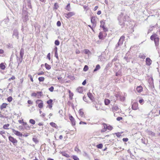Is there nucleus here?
<instances>
[{
    "mask_svg": "<svg viewBox=\"0 0 160 160\" xmlns=\"http://www.w3.org/2000/svg\"><path fill=\"white\" fill-rule=\"evenodd\" d=\"M128 17V16L127 15L124 16L123 13L122 12L118 17L119 24L121 26H123L124 24V22L126 21Z\"/></svg>",
    "mask_w": 160,
    "mask_h": 160,
    "instance_id": "f257e3e1",
    "label": "nucleus"
},
{
    "mask_svg": "<svg viewBox=\"0 0 160 160\" xmlns=\"http://www.w3.org/2000/svg\"><path fill=\"white\" fill-rule=\"evenodd\" d=\"M150 39L152 41H154L155 45L157 47L159 45V38L158 37V35L156 33H153L150 37Z\"/></svg>",
    "mask_w": 160,
    "mask_h": 160,
    "instance_id": "f03ea898",
    "label": "nucleus"
},
{
    "mask_svg": "<svg viewBox=\"0 0 160 160\" xmlns=\"http://www.w3.org/2000/svg\"><path fill=\"white\" fill-rule=\"evenodd\" d=\"M22 15L24 22H26L28 20V12L26 10L24 9V5H23V10Z\"/></svg>",
    "mask_w": 160,
    "mask_h": 160,
    "instance_id": "7ed1b4c3",
    "label": "nucleus"
},
{
    "mask_svg": "<svg viewBox=\"0 0 160 160\" xmlns=\"http://www.w3.org/2000/svg\"><path fill=\"white\" fill-rule=\"evenodd\" d=\"M125 38V37L124 36H122L119 39V41L118 43L116 45L115 49L116 50L118 49V48L119 46L122 45L123 43L124 40Z\"/></svg>",
    "mask_w": 160,
    "mask_h": 160,
    "instance_id": "20e7f679",
    "label": "nucleus"
},
{
    "mask_svg": "<svg viewBox=\"0 0 160 160\" xmlns=\"http://www.w3.org/2000/svg\"><path fill=\"white\" fill-rule=\"evenodd\" d=\"M8 139L10 141L12 142L14 146H16L18 143V141L17 139L11 136L8 137Z\"/></svg>",
    "mask_w": 160,
    "mask_h": 160,
    "instance_id": "39448f33",
    "label": "nucleus"
},
{
    "mask_svg": "<svg viewBox=\"0 0 160 160\" xmlns=\"http://www.w3.org/2000/svg\"><path fill=\"white\" fill-rule=\"evenodd\" d=\"M36 103L38 104V107L40 108H42L43 107V102L40 99H38L36 101Z\"/></svg>",
    "mask_w": 160,
    "mask_h": 160,
    "instance_id": "423d86ee",
    "label": "nucleus"
},
{
    "mask_svg": "<svg viewBox=\"0 0 160 160\" xmlns=\"http://www.w3.org/2000/svg\"><path fill=\"white\" fill-rule=\"evenodd\" d=\"M75 13L73 12H69L67 13H65V17L67 18H69L71 17L74 16L75 15Z\"/></svg>",
    "mask_w": 160,
    "mask_h": 160,
    "instance_id": "0eeeda50",
    "label": "nucleus"
},
{
    "mask_svg": "<svg viewBox=\"0 0 160 160\" xmlns=\"http://www.w3.org/2000/svg\"><path fill=\"white\" fill-rule=\"evenodd\" d=\"M105 59L106 58L104 53H102V54L99 57L98 61H99L101 62L104 61Z\"/></svg>",
    "mask_w": 160,
    "mask_h": 160,
    "instance_id": "6e6552de",
    "label": "nucleus"
},
{
    "mask_svg": "<svg viewBox=\"0 0 160 160\" xmlns=\"http://www.w3.org/2000/svg\"><path fill=\"white\" fill-rule=\"evenodd\" d=\"M42 93V92H37V93H36L35 92L32 93L31 94L32 96H34L36 97L37 95V94H38V95L37 96V98H40L41 97V94Z\"/></svg>",
    "mask_w": 160,
    "mask_h": 160,
    "instance_id": "1a4fd4ad",
    "label": "nucleus"
},
{
    "mask_svg": "<svg viewBox=\"0 0 160 160\" xmlns=\"http://www.w3.org/2000/svg\"><path fill=\"white\" fill-rule=\"evenodd\" d=\"M12 36H15L17 39L19 38V33L17 29H14L13 31V34Z\"/></svg>",
    "mask_w": 160,
    "mask_h": 160,
    "instance_id": "9d476101",
    "label": "nucleus"
},
{
    "mask_svg": "<svg viewBox=\"0 0 160 160\" xmlns=\"http://www.w3.org/2000/svg\"><path fill=\"white\" fill-rule=\"evenodd\" d=\"M91 22L92 24V27L95 28L96 25V22L95 20V18L94 17H92L91 18Z\"/></svg>",
    "mask_w": 160,
    "mask_h": 160,
    "instance_id": "9b49d317",
    "label": "nucleus"
},
{
    "mask_svg": "<svg viewBox=\"0 0 160 160\" xmlns=\"http://www.w3.org/2000/svg\"><path fill=\"white\" fill-rule=\"evenodd\" d=\"M132 108L134 110H137L138 109V103L137 102H134L132 105Z\"/></svg>",
    "mask_w": 160,
    "mask_h": 160,
    "instance_id": "f8f14e48",
    "label": "nucleus"
},
{
    "mask_svg": "<svg viewBox=\"0 0 160 160\" xmlns=\"http://www.w3.org/2000/svg\"><path fill=\"white\" fill-rule=\"evenodd\" d=\"M12 132L14 133V134H15L16 135L19 136V137H21L22 136V134L20 132L16 131L14 129H12Z\"/></svg>",
    "mask_w": 160,
    "mask_h": 160,
    "instance_id": "ddd939ff",
    "label": "nucleus"
},
{
    "mask_svg": "<svg viewBox=\"0 0 160 160\" xmlns=\"http://www.w3.org/2000/svg\"><path fill=\"white\" fill-rule=\"evenodd\" d=\"M69 119L71 122L72 125L74 126L76 124V122L75 119L71 115H69Z\"/></svg>",
    "mask_w": 160,
    "mask_h": 160,
    "instance_id": "4468645a",
    "label": "nucleus"
},
{
    "mask_svg": "<svg viewBox=\"0 0 160 160\" xmlns=\"http://www.w3.org/2000/svg\"><path fill=\"white\" fill-rule=\"evenodd\" d=\"M102 125H103V127L104 128H106V130L108 129V130H112L113 128L112 126H110V125H107V124H106L105 123H103Z\"/></svg>",
    "mask_w": 160,
    "mask_h": 160,
    "instance_id": "2eb2a0df",
    "label": "nucleus"
},
{
    "mask_svg": "<svg viewBox=\"0 0 160 160\" xmlns=\"http://www.w3.org/2000/svg\"><path fill=\"white\" fill-rule=\"evenodd\" d=\"M152 61L149 58H147L146 59V62L147 65L148 66H150L152 63Z\"/></svg>",
    "mask_w": 160,
    "mask_h": 160,
    "instance_id": "dca6fc26",
    "label": "nucleus"
},
{
    "mask_svg": "<svg viewBox=\"0 0 160 160\" xmlns=\"http://www.w3.org/2000/svg\"><path fill=\"white\" fill-rule=\"evenodd\" d=\"M136 90L138 92H141L142 91V88L141 86H138L137 87Z\"/></svg>",
    "mask_w": 160,
    "mask_h": 160,
    "instance_id": "f3484780",
    "label": "nucleus"
},
{
    "mask_svg": "<svg viewBox=\"0 0 160 160\" xmlns=\"http://www.w3.org/2000/svg\"><path fill=\"white\" fill-rule=\"evenodd\" d=\"M24 49L23 48H22L21 49L20 52V55L21 58H23V57L24 54Z\"/></svg>",
    "mask_w": 160,
    "mask_h": 160,
    "instance_id": "a211bd4d",
    "label": "nucleus"
},
{
    "mask_svg": "<svg viewBox=\"0 0 160 160\" xmlns=\"http://www.w3.org/2000/svg\"><path fill=\"white\" fill-rule=\"evenodd\" d=\"M126 96V95H125V94H124V95L123 96L120 95L119 99L122 102L124 101L125 99V97Z\"/></svg>",
    "mask_w": 160,
    "mask_h": 160,
    "instance_id": "6ab92c4d",
    "label": "nucleus"
},
{
    "mask_svg": "<svg viewBox=\"0 0 160 160\" xmlns=\"http://www.w3.org/2000/svg\"><path fill=\"white\" fill-rule=\"evenodd\" d=\"M77 92L80 93H82L83 92V89L82 87H79L77 89Z\"/></svg>",
    "mask_w": 160,
    "mask_h": 160,
    "instance_id": "aec40b11",
    "label": "nucleus"
},
{
    "mask_svg": "<svg viewBox=\"0 0 160 160\" xmlns=\"http://www.w3.org/2000/svg\"><path fill=\"white\" fill-rule=\"evenodd\" d=\"M17 57V62L18 63V66L19 65V64L21 63L22 61V58H19L18 57V56Z\"/></svg>",
    "mask_w": 160,
    "mask_h": 160,
    "instance_id": "412c9836",
    "label": "nucleus"
},
{
    "mask_svg": "<svg viewBox=\"0 0 160 160\" xmlns=\"http://www.w3.org/2000/svg\"><path fill=\"white\" fill-rule=\"evenodd\" d=\"M87 95L88 96V98L91 100H92L93 98V96H92V93L91 92H88V94H87Z\"/></svg>",
    "mask_w": 160,
    "mask_h": 160,
    "instance_id": "4be33fe9",
    "label": "nucleus"
},
{
    "mask_svg": "<svg viewBox=\"0 0 160 160\" xmlns=\"http://www.w3.org/2000/svg\"><path fill=\"white\" fill-rule=\"evenodd\" d=\"M7 104L6 103H3L0 106V109H2L6 108Z\"/></svg>",
    "mask_w": 160,
    "mask_h": 160,
    "instance_id": "5701e85b",
    "label": "nucleus"
},
{
    "mask_svg": "<svg viewBox=\"0 0 160 160\" xmlns=\"http://www.w3.org/2000/svg\"><path fill=\"white\" fill-rule=\"evenodd\" d=\"M100 68V66L99 64H97L95 68L93 70L94 72H95L99 70Z\"/></svg>",
    "mask_w": 160,
    "mask_h": 160,
    "instance_id": "b1692460",
    "label": "nucleus"
},
{
    "mask_svg": "<svg viewBox=\"0 0 160 160\" xmlns=\"http://www.w3.org/2000/svg\"><path fill=\"white\" fill-rule=\"evenodd\" d=\"M27 6L28 7L30 8H32V7L31 3L30 0H27Z\"/></svg>",
    "mask_w": 160,
    "mask_h": 160,
    "instance_id": "393cba45",
    "label": "nucleus"
},
{
    "mask_svg": "<svg viewBox=\"0 0 160 160\" xmlns=\"http://www.w3.org/2000/svg\"><path fill=\"white\" fill-rule=\"evenodd\" d=\"M138 57L139 58L143 59H145L146 57V56L144 54L141 53L139 54Z\"/></svg>",
    "mask_w": 160,
    "mask_h": 160,
    "instance_id": "a878e982",
    "label": "nucleus"
},
{
    "mask_svg": "<svg viewBox=\"0 0 160 160\" xmlns=\"http://www.w3.org/2000/svg\"><path fill=\"white\" fill-rule=\"evenodd\" d=\"M100 23H101V25L100 26V27L101 28H104V27H105L104 25L105 23V21H101Z\"/></svg>",
    "mask_w": 160,
    "mask_h": 160,
    "instance_id": "bb28decb",
    "label": "nucleus"
},
{
    "mask_svg": "<svg viewBox=\"0 0 160 160\" xmlns=\"http://www.w3.org/2000/svg\"><path fill=\"white\" fill-rule=\"evenodd\" d=\"M79 114L80 116L82 117H83L84 116V112L82 111V109H80L79 110Z\"/></svg>",
    "mask_w": 160,
    "mask_h": 160,
    "instance_id": "cd10ccee",
    "label": "nucleus"
},
{
    "mask_svg": "<svg viewBox=\"0 0 160 160\" xmlns=\"http://www.w3.org/2000/svg\"><path fill=\"white\" fill-rule=\"evenodd\" d=\"M65 9L68 10V11H70V4L68 3V4L66 6Z\"/></svg>",
    "mask_w": 160,
    "mask_h": 160,
    "instance_id": "c85d7f7f",
    "label": "nucleus"
},
{
    "mask_svg": "<svg viewBox=\"0 0 160 160\" xmlns=\"http://www.w3.org/2000/svg\"><path fill=\"white\" fill-rule=\"evenodd\" d=\"M110 102V100L108 99H105L104 100V103L106 105H108L109 104Z\"/></svg>",
    "mask_w": 160,
    "mask_h": 160,
    "instance_id": "c756f323",
    "label": "nucleus"
},
{
    "mask_svg": "<svg viewBox=\"0 0 160 160\" xmlns=\"http://www.w3.org/2000/svg\"><path fill=\"white\" fill-rule=\"evenodd\" d=\"M45 66L46 69L47 70H49L51 68V66L47 63H45Z\"/></svg>",
    "mask_w": 160,
    "mask_h": 160,
    "instance_id": "7c9ffc66",
    "label": "nucleus"
},
{
    "mask_svg": "<svg viewBox=\"0 0 160 160\" xmlns=\"http://www.w3.org/2000/svg\"><path fill=\"white\" fill-rule=\"evenodd\" d=\"M112 109L113 111H117L119 109V108L118 106L114 105Z\"/></svg>",
    "mask_w": 160,
    "mask_h": 160,
    "instance_id": "2f4dec72",
    "label": "nucleus"
},
{
    "mask_svg": "<svg viewBox=\"0 0 160 160\" xmlns=\"http://www.w3.org/2000/svg\"><path fill=\"white\" fill-rule=\"evenodd\" d=\"M0 68L2 70H4L6 67L3 63H1L0 64Z\"/></svg>",
    "mask_w": 160,
    "mask_h": 160,
    "instance_id": "473e14b6",
    "label": "nucleus"
},
{
    "mask_svg": "<svg viewBox=\"0 0 160 160\" xmlns=\"http://www.w3.org/2000/svg\"><path fill=\"white\" fill-rule=\"evenodd\" d=\"M10 125L9 124H5L3 126V129H8L9 128H8V127Z\"/></svg>",
    "mask_w": 160,
    "mask_h": 160,
    "instance_id": "72a5a7b5",
    "label": "nucleus"
},
{
    "mask_svg": "<svg viewBox=\"0 0 160 160\" xmlns=\"http://www.w3.org/2000/svg\"><path fill=\"white\" fill-rule=\"evenodd\" d=\"M62 154L63 156H65V157H66L67 158L69 157V155L68 154H67L65 152H62Z\"/></svg>",
    "mask_w": 160,
    "mask_h": 160,
    "instance_id": "f704fd0d",
    "label": "nucleus"
},
{
    "mask_svg": "<svg viewBox=\"0 0 160 160\" xmlns=\"http://www.w3.org/2000/svg\"><path fill=\"white\" fill-rule=\"evenodd\" d=\"M50 124L51 126L54 128H56L57 126V125L54 122H50Z\"/></svg>",
    "mask_w": 160,
    "mask_h": 160,
    "instance_id": "c9c22d12",
    "label": "nucleus"
},
{
    "mask_svg": "<svg viewBox=\"0 0 160 160\" xmlns=\"http://www.w3.org/2000/svg\"><path fill=\"white\" fill-rule=\"evenodd\" d=\"M85 53L86 54H91V52L88 49H85L84 50Z\"/></svg>",
    "mask_w": 160,
    "mask_h": 160,
    "instance_id": "e433bc0d",
    "label": "nucleus"
},
{
    "mask_svg": "<svg viewBox=\"0 0 160 160\" xmlns=\"http://www.w3.org/2000/svg\"><path fill=\"white\" fill-rule=\"evenodd\" d=\"M29 122L31 124H32L33 125H34L35 123V121L33 119H30L29 121Z\"/></svg>",
    "mask_w": 160,
    "mask_h": 160,
    "instance_id": "4c0bfd02",
    "label": "nucleus"
},
{
    "mask_svg": "<svg viewBox=\"0 0 160 160\" xmlns=\"http://www.w3.org/2000/svg\"><path fill=\"white\" fill-rule=\"evenodd\" d=\"M99 38L100 39H103V34L102 32H100L99 33V35H98Z\"/></svg>",
    "mask_w": 160,
    "mask_h": 160,
    "instance_id": "58836bf2",
    "label": "nucleus"
},
{
    "mask_svg": "<svg viewBox=\"0 0 160 160\" xmlns=\"http://www.w3.org/2000/svg\"><path fill=\"white\" fill-rule=\"evenodd\" d=\"M52 100L51 99H49V100H48L47 102V104L48 105L52 104Z\"/></svg>",
    "mask_w": 160,
    "mask_h": 160,
    "instance_id": "ea45409f",
    "label": "nucleus"
},
{
    "mask_svg": "<svg viewBox=\"0 0 160 160\" xmlns=\"http://www.w3.org/2000/svg\"><path fill=\"white\" fill-rule=\"evenodd\" d=\"M39 82H43L44 80V78L43 77H40L38 78Z\"/></svg>",
    "mask_w": 160,
    "mask_h": 160,
    "instance_id": "a19ab883",
    "label": "nucleus"
},
{
    "mask_svg": "<svg viewBox=\"0 0 160 160\" xmlns=\"http://www.w3.org/2000/svg\"><path fill=\"white\" fill-rule=\"evenodd\" d=\"M149 82L151 84H153V79L152 78H151L149 79Z\"/></svg>",
    "mask_w": 160,
    "mask_h": 160,
    "instance_id": "79ce46f5",
    "label": "nucleus"
},
{
    "mask_svg": "<svg viewBox=\"0 0 160 160\" xmlns=\"http://www.w3.org/2000/svg\"><path fill=\"white\" fill-rule=\"evenodd\" d=\"M102 147H103L102 144H101V143L99 144L97 146V148H100V149H101V148H102Z\"/></svg>",
    "mask_w": 160,
    "mask_h": 160,
    "instance_id": "37998d69",
    "label": "nucleus"
},
{
    "mask_svg": "<svg viewBox=\"0 0 160 160\" xmlns=\"http://www.w3.org/2000/svg\"><path fill=\"white\" fill-rule=\"evenodd\" d=\"M7 99L8 102H10L12 101V98L11 96H10Z\"/></svg>",
    "mask_w": 160,
    "mask_h": 160,
    "instance_id": "c03bdc74",
    "label": "nucleus"
},
{
    "mask_svg": "<svg viewBox=\"0 0 160 160\" xmlns=\"http://www.w3.org/2000/svg\"><path fill=\"white\" fill-rule=\"evenodd\" d=\"M88 69V67L87 65H85L83 68V70L84 71H87Z\"/></svg>",
    "mask_w": 160,
    "mask_h": 160,
    "instance_id": "a18cd8bd",
    "label": "nucleus"
},
{
    "mask_svg": "<svg viewBox=\"0 0 160 160\" xmlns=\"http://www.w3.org/2000/svg\"><path fill=\"white\" fill-rule=\"evenodd\" d=\"M72 158L74 160H79V158L76 156H73Z\"/></svg>",
    "mask_w": 160,
    "mask_h": 160,
    "instance_id": "49530a36",
    "label": "nucleus"
},
{
    "mask_svg": "<svg viewBox=\"0 0 160 160\" xmlns=\"http://www.w3.org/2000/svg\"><path fill=\"white\" fill-rule=\"evenodd\" d=\"M55 44L57 46H58L60 44V42L58 40H56L55 41Z\"/></svg>",
    "mask_w": 160,
    "mask_h": 160,
    "instance_id": "de8ad7c7",
    "label": "nucleus"
},
{
    "mask_svg": "<svg viewBox=\"0 0 160 160\" xmlns=\"http://www.w3.org/2000/svg\"><path fill=\"white\" fill-rule=\"evenodd\" d=\"M120 95L118 93H117V94H116L115 95V97H116V98L117 99H119V98H120Z\"/></svg>",
    "mask_w": 160,
    "mask_h": 160,
    "instance_id": "09e8293b",
    "label": "nucleus"
},
{
    "mask_svg": "<svg viewBox=\"0 0 160 160\" xmlns=\"http://www.w3.org/2000/svg\"><path fill=\"white\" fill-rule=\"evenodd\" d=\"M54 89V87L52 86L50 88H49L48 89L50 92H52L53 91Z\"/></svg>",
    "mask_w": 160,
    "mask_h": 160,
    "instance_id": "8fccbe9b",
    "label": "nucleus"
},
{
    "mask_svg": "<svg viewBox=\"0 0 160 160\" xmlns=\"http://www.w3.org/2000/svg\"><path fill=\"white\" fill-rule=\"evenodd\" d=\"M59 7V6L58 5V4L56 3L54 4V8L56 9H57Z\"/></svg>",
    "mask_w": 160,
    "mask_h": 160,
    "instance_id": "3c124183",
    "label": "nucleus"
},
{
    "mask_svg": "<svg viewBox=\"0 0 160 160\" xmlns=\"http://www.w3.org/2000/svg\"><path fill=\"white\" fill-rule=\"evenodd\" d=\"M139 102L141 104H142L143 103L144 101L142 99L139 100Z\"/></svg>",
    "mask_w": 160,
    "mask_h": 160,
    "instance_id": "603ef678",
    "label": "nucleus"
},
{
    "mask_svg": "<svg viewBox=\"0 0 160 160\" xmlns=\"http://www.w3.org/2000/svg\"><path fill=\"white\" fill-rule=\"evenodd\" d=\"M32 140L33 141L36 143H37L38 142V141L37 140V139L35 138H33Z\"/></svg>",
    "mask_w": 160,
    "mask_h": 160,
    "instance_id": "864d4df0",
    "label": "nucleus"
},
{
    "mask_svg": "<svg viewBox=\"0 0 160 160\" xmlns=\"http://www.w3.org/2000/svg\"><path fill=\"white\" fill-rule=\"evenodd\" d=\"M47 58L49 59V60H50L51 59L50 58V53H48L47 55Z\"/></svg>",
    "mask_w": 160,
    "mask_h": 160,
    "instance_id": "5fc2aeb1",
    "label": "nucleus"
},
{
    "mask_svg": "<svg viewBox=\"0 0 160 160\" xmlns=\"http://www.w3.org/2000/svg\"><path fill=\"white\" fill-rule=\"evenodd\" d=\"M57 25L59 27L61 25V22L60 21H58L57 23Z\"/></svg>",
    "mask_w": 160,
    "mask_h": 160,
    "instance_id": "6e6d98bb",
    "label": "nucleus"
},
{
    "mask_svg": "<svg viewBox=\"0 0 160 160\" xmlns=\"http://www.w3.org/2000/svg\"><path fill=\"white\" fill-rule=\"evenodd\" d=\"M115 134L116 135V136L118 137H119L121 136V134L120 132H117Z\"/></svg>",
    "mask_w": 160,
    "mask_h": 160,
    "instance_id": "4d7b16f0",
    "label": "nucleus"
},
{
    "mask_svg": "<svg viewBox=\"0 0 160 160\" xmlns=\"http://www.w3.org/2000/svg\"><path fill=\"white\" fill-rule=\"evenodd\" d=\"M106 128H103L101 130V132H104L106 131Z\"/></svg>",
    "mask_w": 160,
    "mask_h": 160,
    "instance_id": "13d9d810",
    "label": "nucleus"
},
{
    "mask_svg": "<svg viewBox=\"0 0 160 160\" xmlns=\"http://www.w3.org/2000/svg\"><path fill=\"white\" fill-rule=\"evenodd\" d=\"M55 57L57 59H58V52H55Z\"/></svg>",
    "mask_w": 160,
    "mask_h": 160,
    "instance_id": "bf43d9fd",
    "label": "nucleus"
},
{
    "mask_svg": "<svg viewBox=\"0 0 160 160\" xmlns=\"http://www.w3.org/2000/svg\"><path fill=\"white\" fill-rule=\"evenodd\" d=\"M116 119L118 121H120L122 119V118L121 117H118Z\"/></svg>",
    "mask_w": 160,
    "mask_h": 160,
    "instance_id": "052dcab7",
    "label": "nucleus"
},
{
    "mask_svg": "<svg viewBox=\"0 0 160 160\" xmlns=\"http://www.w3.org/2000/svg\"><path fill=\"white\" fill-rule=\"evenodd\" d=\"M44 72H43L42 71H41L40 72L37 73V74L38 75H42L44 74Z\"/></svg>",
    "mask_w": 160,
    "mask_h": 160,
    "instance_id": "680f3d73",
    "label": "nucleus"
},
{
    "mask_svg": "<svg viewBox=\"0 0 160 160\" xmlns=\"http://www.w3.org/2000/svg\"><path fill=\"white\" fill-rule=\"evenodd\" d=\"M25 128L28 130L30 128V127L29 126V125H28V124L27 125H26V126L25 127Z\"/></svg>",
    "mask_w": 160,
    "mask_h": 160,
    "instance_id": "e2e57ef3",
    "label": "nucleus"
},
{
    "mask_svg": "<svg viewBox=\"0 0 160 160\" xmlns=\"http://www.w3.org/2000/svg\"><path fill=\"white\" fill-rule=\"evenodd\" d=\"M103 28V30L105 32H106L108 31V29L107 28L104 27V28Z\"/></svg>",
    "mask_w": 160,
    "mask_h": 160,
    "instance_id": "0e129e2a",
    "label": "nucleus"
},
{
    "mask_svg": "<svg viewBox=\"0 0 160 160\" xmlns=\"http://www.w3.org/2000/svg\"><path fill=\"white\" fill-rule=\"evenodd\" d=\"M149 135H152L153 136H154L155 135V133L152 131H149Z\"/></svg>",
    "mask_w": 160,
    "mask_h": 160,
    "instance_id": "69168bd1",
    "label": "nucleus"
},
{
    "mask_svg": "<svg viewBox=\"0 0 160 160\" xmlns=\"http://www.w3.org/2000/svg\"><path fill=\"white\" fill-rule=\"evenodd\" d=\"M117 59V57L115 56L114 58L112 60V62H114L115 61H116Z\"/></svg>",
    "mask_w": 160,
    "mask_h": 160,
    "instance_id": "338daca9",
    "label": "nucleus"
},
{
    "mask_svg": "<svg viewBox=\"0 0 160 160\" xmlns=\"http://www.w3.org/2000/svg\"><path fill=\"white\" fill-rule=\"evenodd\" d=\"M15 78L14 76H12L11 78L9 79V80H14Z\"/></svg>",
    "mask_w": 160,
    "mask_h": 160,
    "instance_id": "774afa93",
    "label": "nucleus"
}]
</instances>
